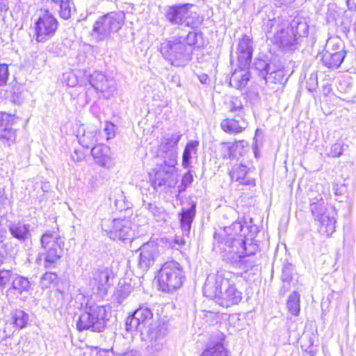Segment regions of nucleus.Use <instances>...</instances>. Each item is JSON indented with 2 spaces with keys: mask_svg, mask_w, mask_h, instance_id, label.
I'll return each instance as SVG.
<instances>
[{
  "mask_svg": "<svg viewBox=\"0 0 356 356\" xmlns=\"http://www.w3.org/2000/svg\"><path fill=\"white\" fill-rule=\"evenodd\" d=\"M252 218L238 219L231 225L215 232L213 238L224 252L223 259L232 266H237L241 259L250 256L245 246V238L252 239L258 232L257 226L251 225Z\"/></svg>",
  "mask_w": 356,
  "mask_h": 356,
  "instance_id": "1",
  "label": "nucleus"
},
{
  "mask_svg": "<svg viewBox=\"0 0 356 356\" xmlns=\"http://www.w3.org/2000/svg\"><path fill=\"white\" fill-rule=\"evenodd\" d=\"M241 282L238 275L219 270L208 275L203 288L204 295L223 307H229L238 304L243 298L238 287Z\"/></svg>",
  "mask_w": 356,
  "mask_h": 356,
  "instance_id": "2",
  "label": "nucleus"
},
{
  "mask_svg": "<svg viewBox=\"0 0 356 356\" xmlns=\"http://www.w3.org/2000/svg\"><path fill=\"white\" fill-rule=\"evenodd\" d=\"M125 327L127 332H140L147 337L149 342L147 346L149 353L154 354L163 349L167 327L165 324L154 321L153 313L149 308L140 307L135 310L127 318Z\"/></svg>",
  "mask_w": 356,
  "mask_h": 356,
  "instance_id": "3",
  "label": "nucleus"
},
{
  "mask_svg": "<svg viewBox=\"0 0 356 356\" xmlns=\"http://www.w3.org/2000/svg\"><path fill=\"white\" fill-rule=\"evenodd\" d=\"M159 51L166 61L177 67H184L192 60L193 48L185 44L183 37L163 40Z\"/></svg>",
  "mask_w": 356,
  "mask_h": 356,
  "instance_id": "4",
  "label": "nucleus"
},
{
  "mask_svg": "<svg viewBox=\"0 0 356 356\" xmlns=\"http://www.w3.org/2000/svg\"><path fill=\"white\" fill-rule=\"evenodd\" d=\"M125 22V14L122 11H113L99 16L94 22L91 35L96 41L102 42L118 33Z\"/></svg>",
  "mask_w": 356,
  "mask_h": 356,
  "instance_id": "5",
  "label": "nucleus"
},
{
  "mask_svg": "<svg viewBox=\"0 0 356 356\" xmlns=\"http://www.w3.org/2000/svg\"><path fill=\"white\" fill-rule=\"evenodd\" d=\"M111 307L94 304L86 305L85 312L80 315L76 322V327L79 331L90 330L101 332L104 330L108 321V315Z\"/></svg>",
  "mask_w": 356,
  "mask_h": 356,
  "instance_id": "6",
  "label": "nucleus"
},
{
  "mask_svg": "<svg viewBox=\"0 0 356 356\" xmlns=\"http://www.w3.org/2000/svg\"><path fill=\"white\" fill-rule=\"evenodd\" d=\"M191 3L175 4L165 6L164 16L165 19L172 25L184 26L192 29H198L204 21V17L191 9Z\"/></svg>",
  "mask_w": 356,
  "mask_h": 356,
  "instance_id": "7",
  "label": "nucleus"
},
{
  "mask_svg": "<svg viewBox=\"0 0 356 356\" xmlns=\"http://www.w3.org/2000/svg\"><path fill=\"white\" fill-rule=\"evenodd\" d=\"M40 243L44 251L40 255V259L44 261V267L54 268L63 256L64 239L56 232L48 230L41 236Z\"/></svg>",
  "mask_w": 356,
  "mask_h": 356,
  "instance_id": "8",
  "label": "nucleus"
},
{
  "mask_svg": "<svg viewBox=\"0 0 356 356\" xmlns=\"http://www.w3.org/2000/svg\"><path fill=\"white\" fill-rule=\"evenodd\" d=\"M184 279L181 266L174 260L164 263L159 271V284L163 291L172 292L179 289Z\"/></svg>",
  "mask_w": 356,
  "mask_h": 356,
  "instance_id": "9",
  "label": "nucleus"
},
{
  "mask_svg": "<svg viewBox=\"0 0 356 356\" xmlns=\"http://www.w3.org/2000/svg\"><path fill=\"white\" fill-rule=\"evenodd\" d=\"M310 210L315 220L320 223L319 232L330 236L335 232L337 222L334 209L326 208L322 197H315L310 202Z\"/></svg>",
  "mask_w": 356,
  "mask_h": 356,
  "instance_id": "10",
  "label": "nucleus"
},
{
  "mask_svg": "<svg viewBox=\"0 0 356 356\" xmlns=\"http://www.w3.org/2000/svg\"><path fill=\"white\" fill-rule=\"evenodd\" d=\"M177 161L158 159L155 168L153 170L154 177L152 178V186L154 189L166 186L173 187L176 181L173 178Z\"/></svg>",
  "mask_w": 356,
  "mask_h": 356,
  "instance_id": "11",
  "label": "nucleus"
},
{
  "mask_svg": "<svg viewBox=\"0 0 356 356\" xmlns=\"http://www.w3.org/2000/svg\"><path fill=\"white\" fill-rule=\"evenodd\" d=\"M131 222L127 219L104 220L102 221V229L113 240L131 241L134 237V230Z\"/></svg>",
  "mask_w": 356,
  "mask_h": 356,
  "instance_id": "12",
  "label": "nucleus"
},
{
  "mask_svg": "<svg viewBox=\"0 0 356 356\" xmlns=\"http://www.w3.org/2000/svg\"><path fill=\"white\" fill-rule=\"evenodd\" d=\"M56 18L49 10H44L35 22L36 40L44 42L51 39L58 29Z\"/></svg>",
  "mask_w": 356,
  "mask_h": 356,
  "instance_id": "13",
  "label": "nucleus"
},
{
  "mask_svg": "<svg viewBox=\"0 0 356 356\" xmlns=\"http://www.w3.org/2000/svg\"><path fill=\"white\" fill-rule=\"evenodd\" d=\"M181 137L180 131L168 134L161 137L158 146L157 159L177 162L178 143Z\"/></svg>",
  "mask_w": 356,
  "mask_h": 356,
  "instance_id": "14",
  "label": "nucleus"
},
{
  "mask_svg": "<svg viewBox=\"0 0 356 356\" xmlns=\"http://www.w3.org/2000/svg\"><path fill=\"white\" fill-rule=\"evenodd\" d=\"M140 256L138 268L142 273L146 272L154 265L160 256L159 245L154 241H149L143 244L138 250Z\"/></svg>",
  "mask_w": 356,
  "mask_h": 356,
  "instance_id": "15",
  "label": "nucleus"
},
{
  "mask_svg": "<svg viewBox=\"0 0 356 356\" xmlns=\"http://www.w3.org/2000/svg\"><path fill=\"white\" fill-rule=\"evenodd\" d=\"M279 20H269L266 26L270 29L275 26V33L273 41L283 49H292L296 44V38L292 33L289 32V26L286 24H280Z\"/></svg>",
  "mask_w": 356,
  "mask_h": 356,
  "instance_id": "16",
  "label": "nucleus"
},
{
  "mask_svg": "<svg viewBox=\"0 0 356 356\" xmlns=\"http://www.w3.org/2000/svg\"><path fill=\"white\" fill-rule=\"evenodd\" d=\"M112 274V270L108 268L94 269L92 271L89 285L93 293L100 296L106 294L111 285L109 280Z\"/></svg>",
  "mask_w": 356,
  "mask_h": 356,
  "instance_id": "17",
  "label": "nucleus"
},
{
  "mask_svg": "<svg viewBox=\"0 0 356 356\" xmlns=\"http://www.w3.org/2000/svg\"><path fill=\"white\" fill-rule=\"evenodd\" d=\"M91 86L100 92L103 97L109 99L115 90V83L112 78L107 77L99 71H95L88 76Z\"/></svg>",
  "mask_w": 356,
  "mask_h": 356,
  "instance_id": "18",
  "label": "nucleus"
},
{
  "mask_svg": "<svg viewBox=\"0 0 356 356\" xmlns=\"http://www.w3.org/2000/svg\"><path fill=\"white\" fill-rule=\"evenodd\" d=\"M6 227L11 236L21 243L31 238V225L23 220H8Z\"/></svg>",
  "mask_w": 356,
  "mask_h": 356,
  "instance_id": "19",
  "label": "nucleus"
},
{
  "mask_svg": "<svg viewBox=\"0 0 356 356\" xmlns=\"http://www.w3.org/2000/svg\"><path fill=\"white\" fill-rule=\"evenodd\" d=\"M91 154L97 164L107 169L115 165L113 153L108 146L99 144L91 149Z\"/></svg>",
  "mask_w": 356,
  "mask_h": 356,
  "instance_id": "20",
  "label": "nucleus"
},
{
  "mask_svg": "<svg viewBox=\"0 0 356 356\" xmlns=\"http://www.w3.org/2000/svg\"><path fill=\"white\" fill-rule=\"evenodd\" d=\"M225 336L218 332L207 343L200 356H228V350L225 348L223 341Z\"/></svg>",
  "mask_w": 356,
  "mask_h": 356,
  "instance_id": "21",
  "label": "nucleus"
},
{
  "mask_svg": "<svg viewBox=\"0 0 356 356\" xmlns=\"http://www.w3.org/2000/svg\"><path fill=\"white\" fill-rule=\"evenodd\" d=\"M252 40L246 35H244L238 44V62L240 66L248 67L252 56Z\"/></svg>",
  "mask_w": 356,
  "mask_h": 356,
  "instance_id": "22",
  "label": "nucleus"
},
{
  "mask_svg": "<svg viewBox=\"0 0 356 356\" xmlns=\"http://www.w3.org/2000/svg\"><path fill=\"white\" fill-rule=\"evenodd\" d=\"M34 283L28 277L15 273L13 282L7 292H13L15 295H22L24 293H29L33 291Z\"/></svg>",
  "mask_w": 356,
  "mask_h": 356,
  "instance_id": "23",
  "label": "nucleus"
},
{
  "mask_svg": "<svg viewBox=\"0 0 356 356\" xmlns=\"http://www.w3.org/2000/svg\"><path fill=\"white\" fill-rule=\"evenodd\" d=\"M195 213L196 204L193 203L189 208H182L181 211L178 214L181 231L187 236H189Z\"/></svg>",
  "mask_w": 356,
  "mask_h": 356,
  "instance_id": "24",
  "label": "nucleus"
},
{
  "mask_svg": "<svg viewBox=\"0 0 356 356\" xmlns=\"http://www.w3.org/2000/svg\"><path fill=\"white\" fill-rule=\"evenodd\" d=\"M290 31L295 35L296 40L298 37H305L308 34L309 24L307 19L301 14L296 15L289 24Z\"/></svg>",
  "mask_w": 356,
  "mask_h": 356,
  "instance_id": "25",
  "label": "nucleus"
},
{
  "mask_svg": "<svg viewBox=\"0 0 356 356\" xmlns=\"http://www.w3.org/2000/svg\"><path fill=\"white\" fill-rule=\"evenodd\" d=\"M239 66L238 69L234 70L229 79V84L231 86L236 89H242L245 88L250 80V74L248 70V67Z\"/></svg>",
  "mask_w": 356,
  "mask_h": 356,
  "instance_id": "26",
  "label": "nucleus"
},
{
  "mask_svg": "<svg viewBox=\"0 0 356 356\" xmlns=\"http://www.w3.org/2000/svg\"><path fill=\"white\" fill-rule=\"evenodd\" d=\"M345 58V53L343 51H332L326 49L322 55V63L330 69H337L342 63Z\"/></svg>",
  "mask_w": 356,
  "mask_h": 356,
  "instance_id": "27",
  "label": "nucleus"
},
{
  "mask_svg": "<svg viewBox=\"0 0 356 356\" xmlns=\"http://www.w3.org/2000/svg\"><path fill=\"white\" fill-rule=\"evenodd\" d=\"M245 145V140L237 141L235 143L222 142L219 145L220 155L223 159L233 160L237 159V148Z\"/></svg>",
  "mask_w": 356,
  "mask_h": 356,
  "instance_id": "28",
  "label": "nucleus"
},
{
  "mask_svg": "<svg viewBox=\"0 0 356 356\" xmlns=\"http://www.w3.org/2000/svg\"><path fill=\"white\" fill-rule=\"evenodd\" d=\"M248 123L244 119L242 120L241 123L235 119H225L220 123L221 129L226 133L239 134L243 131L248 127Z\"/></svg>",
  "mask_w": 356,
  "mask_h": 356,
  "instance_id": "29",
  "label": "nucleus"
},
{
  "mask_svg": "<svg viewBox=\"0 0 356 356\" xmlns=\"http://www.w3.org/2000/svg\"><path fill=\"white\" fill-rule=\"evenodd\" d=\"M199 141H188L184 149L182 154V166L184 169H189L191 167L192 158L197 154Z\"/></svg>",
  "mask_w": 356,
  "mask_h": 356,
  "instance_id": "30",
  "label": "nucleus"
},
{
  "mask_svg": "<svg viewBox=\"0 0 356 356\" xmlns=\"http://www.w3.org/2000/svg\"><path fill=\"white\" fill-rule=\"evenodd\" d=\"M97 131L96 130L86 131L83 128H80L79 129L77 138L81 145L85 148H89L97 142Z\"/></svg>",
  "mask_w": 356,
  "mask_h": 356,
  "instance_id": "31",
  "label": "nucleus"
},
{
  "mask_svg": "<svg viewBox=\"0 0 356 356\" xmlns=\"http://www.w3.org/2000/svg\"><path fill=\"white\" fill-rule=\"evenodd\" d=\"M53 3L59 6V17L65 20L69 19L76 10L74 0H55Z\"/></svg>",
  "mask_w": 356,
  "mask_h": 356,
  "instance_id": "32",
  "label": "nucleus"
},
{
  "mask_svg": "<svg viewBox=\"0 0 356 356\" xmlns=\"http://www.w3.org/2000/svg\"><path fill=\"white\" fill-rule=\"evenodd\" d=\"M143 207L152 214L153 217L157 222H166L168 213L162 207H159L155 202H149L145 204V201H143Z\"/></svg>",
  "mask_w": 356,
  "mask_h": 356,
  "instance_id": "33",
  "label": "nucleus"
},
{
  "mask_svg": "<svg viewBox=\"0 0 356 356\" xmlns=\"http://www.w3.org/2000/svg\"><path fill=\"white\" fill-rule=\"evenodd\" d=\"M11 323L16 328H24L29 321V315L23 310L17 309L12 311Z\"/></svg>",
  "mask_w": 356,
  "mask_h": 356,
  "instance_id": "34",
  "label": "nucleus"
},
{
  "mask_svg": "<svg viewBox=\"0 0 356 356\" xmlns=\"http://www.w3.org/2000/svg\"><path fill=\"white\" fill-rule=\"evenodd\" d=\"M314 343V335L312 334H306L302 338L301 348L304 356H316L318 348Z\"/></svg>",
  "mask_w": 356,
  "mask_h": 356,
  "instance_id": "35",
  "label": "nucleus"
},
{
  "mask_svg": "<svg viewBox=\"0 0 356 356\" xmlns=\"http://www.w3.org/2000/svg\"><path fill=\"white\" fill-rule=\"evenodd\" d=\"M248 170V167L244 165H236L230 171L229 175L232 180H235L241 184H248V181L245 179Z\"/></svg>",
  "mask_w": 356,
  "mask_h": 356,
  "instance_id": "36",
  "label": "nucleus"
},
{
  "mask_svg": "<svg viewBox=\"0 0 356 356\" xmlns=\"http://www.w3.org/2000/svg\"><path fill=\"white\" fill-rule=\"evenodd\" d=\"M300 296L297 291H293L288 298L286 307L289 312L293 316H298L300 310Z\"/></svg>",
  "mask_w": 356,
  "mask_h": 356,
  "instance_id": "37",
  "label": "nucleus"
},
{
  "mask_svg": "<svg viewBox=\"0 0 356 356\" xmlns=\"http://www.w3.org/2000/svg\"><path fill=\"white\" fill-rule=\"evenodd\" d=\"M15 139V131L11 128V126L0 130V141L5 145L10 146Z\"/></svg>",
  "mask_w": 356,
  "mask_h": 356,
  "instance_id": "38",
  "label": "nucleus"
},
{
  "mask_svg": "<svg viewBox=\"0 0 356 356\" xmlns=\"http://www.w3.org/2000/svg\"><path fill=\"white\" fill-rule=\"evenodd\" d=\"M186 45L193 48V46L200 47L203 44L202 34L194 31H190L186 38H184Z\"/></svg>",
  "mask_w": 356,
  "mask_h": 356,
  "instance_id": "39",
  "label": "nucleus"
},
{
  "mask_svg": "<svg viewBox=\"0 0 356 356\" xmlns=\"http://www.w3.org/2000/svg\"><path fill=\"white\" fill-rule=\"evenodd\" d=\"M284 77V71L281 69L275 70V67L272 66V70L269 71L268 75L264 79L266 82L273 83H282Z\"/></svg>",
  "mask_w": 356,
  "mask_h": 356,
  "instance_id": "40",
  "label": "nucleus"
},
{
  "mask_svg": "<svg viewBox=\"0 0 356 356\" xmlns=\"http://www.w3.org/2000/svg\"><path fill=\"white\" fill-rule=\"evenodd\" d=\"M228 106L230 112L237 113V115L240 117L243 116L245 113L244 108L243 102L239 97H232L229 102Z\"/></svg>",
  "mask_w": 356,
  "mask_h": 356,
  "instance_id": "41",
  "label": "nucleus"
},
{
  "mask_svg": "<svg viewBox=\"0 0 356 356\" xmlns=\"http://www.w3.org/2000/svg\"><path fill=\"white\" fill-rule=\"evenodd\" d=\"M254 68L259 72V76L264 79L269 71L272 70V65L264 60H257L254 63Z\"/></svg>",
  "mask_w": 356,
  "mask_h": 356,
  "instance_id": "42",
  "label": "nucleus"
},
{
  "mask_svg": "<svg viewBox=\"0 0 356 356\" xmlns=\"http://www.w3.org/2000/svg\"><path fill=\"white\" fill-rule=\"evenodd\" d=\"M15 274L11 270L0 268V286L5 287L8 284H11Z\"/></svg>",
  "mask_w": 356,
  "mask_h": 356,
  "instance_id": "43",
  "label": "nucleus"
},
{
  "mask_svg": "<svg viewBox=\"0 0 356 356\" xmlns=\"http://www.w3.org/2000/svg\"><path fill=\"white\" fill-rule=\"evenodd\" d=\"M193 181V176L191 171L184 173L181 181V184L178 186L179 192L184 191L186 188Z\"/></svg>",
  "mask_w": 356,
  "mask_h": 356,
  "instance_id": "44",
  "label": "nucleus"
},
{
  "mask_svg": "<svg viewBox=\"0 0 356 356\" xmlns=\"http://www.w3.org/2000/svg\"><path fill=\"white\" fill-rule=\"evenodd\" d=\"M13 121L14 115L6 113H0V130L10 127Z\"/></svg>",
  "mask_w": 356,
  "mask_h": 356,
  "instance_id": "45",
  "label": "nucleus"
},
{
  "mask_svg": "<svg viewBox=\"0 0 356 356\" xmlns=\"http://www.w3.org/2000/svg\"><path fill=\"white\" fill-rule=\"evenodd\" d=\"M58 276L55 273L47 272L41 277V284L43 287H49L51 283L56 280Z\"/></svg>",
  "mask_w": 356,
  "mask_h": 356,
  "instance_id": "46",
  "label": "nucleus"
},
{
  "mask_svg": "<svg viewBox=\"0 0 356 356\" xmlns=\"http://www.w3.org/2000/svg\"><path fill=\"white\" fill-rule=\"evenodd\" d=\"M343 147V146L341 143H334V145H332L330 151L327 152V154L330 157H339L343 154V152L344 151Z\"/></svg>",
  "mask_w": 356,
  "mask_h": 356,
  "instance_id": "47",
  "label": "nucleus"
},
{
  "mask_svg": "<svg viewBox=\"0 0 356 356\" xmlns=\"http://www.w3.org/2000/svg\"><path fill=\"white\" fill-rule=\"evenodd\" d=\"M186 235L182 232L181 235H176L173 241L170 243V245L173 249L179 250L186 244ZM186 237H188L186 236Z\"/></svg>",
  "mask_w": 356,
  "mask_h": 356,
  "instance_id": "48",
  "label": "nucleus"
},
{
  "mask_svg": "<svg viewBox=\"0 0 356 356\" xmlns=\"http://www.w3.org/2000/svg\"><path fill=\"white\" fill-rule=\"evenodd\" d=\"M282 280L284 283V291H286L289 288L290 282L291 280V273L289 267L284 268L282 270Z\"/></svg>",
  "mask_w": 356,
  "mask_h": 356,
  "instance_id": "49",
  "label": "nucleus"
},
{
  "mask_svg": "<svg viewBox=\"0 0 356 356\" xmlns=\"http://www.w3.org/2000/svg\"><path fill=\"white\" fill-rule=\"evenodd\" d=\"M326 48H327V49H330V51H341L344 52L345 54H346V52L345 51L344 46L343 45V44L341 42H339V41L334 42L333 40H329L327 42Z\"/></svg>",
  "mask_w": 356,
  "mask_h": 356,
  "instance_id": "50",
  "label": "nucleus"
},
{
  "mask_svg": "<svg viewBox=\"0 0 356 356\" xmlns=\"http://www.w3.org/2000/svg\"><path fill=\"white\" fill-rule=\"evenodd\" d=\"M8 76V66L6 64H0V86H3L6 84Z\"/></svg>",
  "mask_w": 356,
  "mask_h": 356,
  "instance_id": "51",
  "label": "nucleus"
},
{
  "mask_svg": "<svg viewBox=\"0 0 356 356\" xmlns=\"http://www.w3.org/2000/svg\"><path fill=\"white\" fill-rule=\"evenodd\" d=\"M130 291H127L125 288L118 289L115 296V300L118 303H122L124 300L129 295Z\"/></svg>",
  "mask_w": 356,
  "mask_h": 356,
  "instance_id": "52",
  "label": "nucleus"
},
{
  "mask_svg": "<svg viewBox=\"0 0 356 356\" xmlns=\"http://www.w3.org/2000/svg\"><path fill=\"white\" fill-rule=\"evenodd\" d=\"M115 126L111 122H106L104 127V131L106 134V140H109L115 136Z\"/></svg>",
  "mask_w": 356,
  "mask_h": 356,
  "instance_id": "53",
  "label": "nucleus"
},
{
  "mask_svg": "<svg viewBox=\"0 0 356 356\" xmlns=\"http://www.w3.org/2000/svg\"><path fill=\"white\" fill-rule=\"evenodd\" d=\"M168 80L172 84V86H181L179 76L176 74H169L168 76Z\"/></svg>",
  "mask_w": 356,
  "mask_h": 356,
  "instance_id": "54",
  "label": "nucleus"
},
{
  "mask_svg": "<svg viewBox=\"0 0 356 356\" xmlns=\"http://www.w3.org/2000/svg\"><path fill=\"white\" fill-rule=\"evenodd\" d=\"M294 1L295 0H275V5L277 7H287Z\"/></svg>",
  "mask_w": 356,
  "mask_h": 356,
  "instance_id": "55",
  "label": "nucleus"
},
{
  "mask_svg": "<svg viewBox=\"0 0 356 356\" xmlns=\"http://www.w3.org/2000/svg\"><path fill=\"white\" fill-rule=\"evenodd\" d=\"M248 142L245 141V145H243V147L242 146H239L237 148V151H236L237 156L238 155L242 156L246 152V149L248 148Z\"/></svg>",
  "mask_w": 356,
  "mask_h": 356,
  "instance_id": "56",
  "label": "nucleus"
},
{
  "mask_svg": "<svg viewBox=\"0 0 356 356\" xmlns=\"http://www.w3.org/2000/svg\"><path fill=\"white\" fill-rule=\"evenodd\" d=\"M349 10H356V0H346Z\"/></svg>",
  "mask_w": 356,
  "mask_h": 356,
  "instance_id": "57",
  "label": "nucleus"
},
{
  "mask_svg": "<svg viewBox=\"0 0 356 356\" xmlns=\"http://www.w3.org/2000/svg\"><path fill=\"white\" fill-rule=\"evenodd\" d=\"M8 9V5L6 0H0V10L6 11Z\"/></svg>",
  "mask_w": 356,
  "mask_h": 356,
  "instance_id": "58",
  "label": "nucleus"
},
{
  "mask_svg": "<svg viewBox=\"0 0 356 356\" xmlns=\"http://www.w3.org/2000/svg\"><path fill=\"white\" fill-rule=\"evenodd\" d=\"M207 80H208V76L207 74H202L199 76V81L202 83H207Z\"/></svg>",
  "mask_w": 356,
  "mask_h": 356,
  "instance_id": "59",
  "label": "nucleus"
},
{
  "mask_svg": "<svg viewBox=\"0 0 356 356\" xmlns=\"http://www.w3.org/2000/svg\"><path fill=\"white\" fill-rule=\"evenodd\" d=\"M98 356H112V355L108 353L107 351H102L99 353Z\"/></svg>",
  "mask_w": 356,
  "mask_h": 356,
  "instance_id": "60",
  "label": "nucleus"
},
{
  "mask_svg": "<svg viewBox=\"0 0 356 356\" xmlns=\"http://www.w3.org/2000/svg\"><path fill=\"white\" fill-rule=\"evenodd\" d=\"M310 81L313 82L314 86H313L312 88H309V90H315V88L317 86V80H316V79H310Z\"/></svg>",
  "mask_w": 356,
  "mask_h": 356,
  "instance_id": "61",
  "label": "nucleus"
},
{
  "mask_svg": "<svg viewBox=\"0 0 356 356\" xmlns=\"http://www.w3.org/2000/svg\"><path fill=\"white\" fill-rule=\"evenodd\" d=\"M133 355H134L133 351H129V352L123 353L121 356H133Z\"/></svg>",
  "mask_w": 356,
  "mask_h": 356,
  "instance_id": "62",
  "label": "nucleus"
},
{
  "mask_svg": "<svg viewBox=\"0 0 356 356\" xmlns=\"http://www.w3.org/2000/svg\"><path fill=\"white\" fill-rule=\"evenodd\" d=\"M54 1H55V0H42V2L43 3H47V4H52L54 3Z\"/></svg>",
  "mask_w": 356,
  "mask_h": 356,
  "instance_id": "63",
  "label": "nucleus"
},
{
  "mask_svg": "<svg viewBox=\"0 0 356 356\" xmlns=\"http://www.w3.org/2000/svg\"><path fill=\"white\" fill-rule=\"evenodd\" d=\"M259 131V130L258 129H256L254 138L257 136V135H258V131Z\"/></svg>",
  "mask_w": 356,
  "mask_h": 356,
  "instance_id": "64",
  "label": "nucleus"
}]
</instances>
